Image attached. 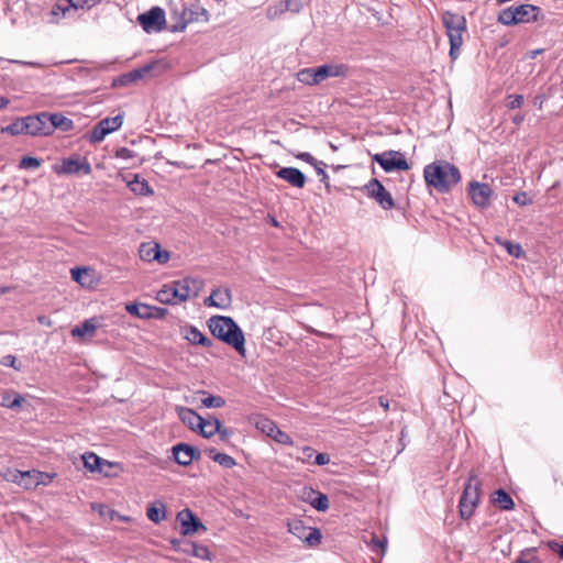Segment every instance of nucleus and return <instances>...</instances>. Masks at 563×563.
Wrapping results in <instances>:
<instances>
[{
    "mask_svg": "<svg viewBox=\"0 0 563 563\" xmlns=\"http://www.w3.org/2000/svg\"><path fill=\"white\" fill-rule=\"evenodd\" d=\"M96 318L85 320L82 323L71 329L70 334L73 336L84 338L85 335L92 336L98 328Z\"/></svg>",
    "mask_w": 563,
    "mask_h": 563,
    "instance_id": "28",
    "label": "nucleus"
},
{
    "mask_svg": "<svg viewBox=\"0 0 563 563\" xmlns=\"http://www.w3.org/2000/svg\"><path fill=\"white\" fill-rule=\"evenodd\" d=\"M128 186L131 189V191H133L136 195L147 196L153 192L148 183L145 179H141L139 175H135L134 179L129 181Z\"/></svg>",
    "mask_w": 563,
    "mask_h": 563,
    "instance_id": "33",
    "label": "nucleus"
},
{
    "mask_svg": "<svg viewBox=\"0 0 563 563\" xmlns=\"http://www.w3.org/2000/svg\"><path fill=\"white\" fill-rule=\"evenodd\" d=\"M49 122H51V121H44V120H42V122H40V126H41V128H44V130H42V129H41V130L37 132V134H43V135H49V134H52V130H51V129H48Z\"/></svg>",
    "mask_w": 563,
    "mask_h": 563,
    "instance_id": "63",
    "label": "nucleus"
},
{
    "mask_svg": "<svg viewBox=\"0 0 563 563\" xmlns=\"http://www.w3.org/2000/svg\"><path fill=\"white\" fill-rule=\"evenodd\" d=\"M221 424H222L221 421L216 417H212V416H208L207 418L202 417V423H201V427L199 428L198 432L203 438L209 439V438L213 437L214 434H217V431H220Z\"/></svg>",
    "mask_w": 563,
    "mask_h": 563,
    "instance_id": "25",
    "label": "nucleus"
},
{
    "mask_svg": "<svg viewBox=\"0 0 563 563\" xmlns=\"http://www.w3.org/2000/svg\"><path fill=\"white\" fill-rule=\"evenodd\" d=\"M201 404L206 408H221L225 405V400L221 396L208 395L201 399Z\"/></svg>",
    "mask_w": 563,
    "mask_h": 563,
    "instance_id": "43",
    "label": "nucleus"
},
{
    "mask_svg": "<svg viewBox=\"0 0 563 563\" xmlns=\"http://www.w3.org/2000/svg\"><path fill=\"white\" fill-rule=\"evenodd\" d=\"M42 120L51 121L48 129L52 130V133L56 129L60 130L62 132H68L74 128V122L60 113L42 112L37 113V132L41 130L40 122H42ZM42 130H44V128H42Z\"/></svg>",
    "mask_w": 563,
    "mask_h": 563,
    "instance_id": "17",
    "label": "nucleus"
},
{
    "mask_svg": "<svg viewBox=\"0 0 563 563\" xmlns=\"http://www.w3.org/2000/svg\"><path fill=\"white\" fill-rule=\"evenodd\" d=\"M73 10L70 7V3L62 4V3H55L49 12L47 13V22L55 24L58 23L63 18L66 16V14Z\"/></svg>",
    "mask_w": 563,
    "mask_h": 563,
    "instance_id": "30",
    "label": "nucleus"
},
{
    "mask_svg": "<svg viewBox=\"0 0 563 563\" xmlns=\"http://www.w3.org/2000/svg\"><path fill=\"white\" fill-rule=\"evenodd\" d=\"M442 23L450 42V56L456 58L463 44V33L467 29L466 19L462 14L444 11Z\"/></svg>",
    "mask_w": 563,
    "mask_h": 563,
    "instance_id": "6",
    "label": "nucleus"
},
{
    "mask_svg": "<svg viewBox=\"0 0 563 563\" xmlns=\"http://www.w3.org/2000/svg\"><path fill=\"white\" fill-rule=\"evenodd\" d=\"M492 503L500 510H512L515 508L511 496L503 488H499L492 495Z\"/></svg>",
    "mask_w": 563,
    "mask_h": 563,
    "instance_id": "24",
    "label": "nucleus"
},
{
    "mask_svg": "<svg viewBox=\"0 0 563 563\" xmlns=\"http://www.w3.org/2000/svg\"><path fill=\"white\" fill-rule=\"evenodd\" d=\"M508 99H510V101L507 104V107L509 109H512V110L518 109L523 104V96L522 95L509 96Z\"/></svg>",
    "mask_w": 563,
    "mask_h": 563,
    "instance_id": "51",
    "label": "nucleus"
},
{
    "mask_svg": "<svg viewBox=\"0 0 563 563\" xmlns=\"http://www.w3.org/2000/svg\"><path fill=\"white\" fill-rule=\"evenodd\" d=\"M158 244L143 243L140 246L139 253L140 257L144 261L152 262L154 261L153 253L156 252Z\"/></svg>",
    "mask_w": 563,
    "mask_h": 563,
    "instance_id": "41",
    "label": "nucleus"
},
{
    "mask_svg": "<svg viewBox=\"0 0 563 563\" xmlns=\"http://www.w3.org/2000/svg\"><path fill=\"white\" fill-rule=\"evenodd\" d=\"M208 328L214 338L234 347L240 354H244V333L231 317L212 316L208 320Z\"/></svg>",
    "mask_w": 563,
    "mask_h": 563,
    "instance_id": "2",
    "label": "nucleus"
},
{
    "mask_svg": "<svg viewBox=\"0 0 563 563\" xmlns=\"http://www.w3.org/2000/svg\"><path fill=\"white\" fill-rule=\"evenodd\" d=\"M324 166L325 165L323 164V165H314L313 167L316 169L317 175L320 177V181L328 184L329 176L323 168Z\"/></svg>",
    "mask_w": 563,
    "mask_h": 563,
    "instance_id": "55",
    "label": "nucleus"
},
{
    "mask_svg": "<svg viewBox=\"0 0 563 563\" xmlns=\"http://www.w3.org/2000/svg\"><path fill=\"white\" fill-rule=\"evenodd\" d=\"M530 551L529 549L522 551L520 555L512 563H531L529 560L525 559L526 552Z\"/></svg>",
    "mask_w": 563,
    "mask_h": 563,
    "instance_id": "64",
    "label": "nucleus"
},
{
    "mask_svg": "<svg viewBox=\"0 0 563 563\" xmlns=\"http://www.w3.org/2000/svg\"><path fill=\"white\" fill-rule=\"evenodd\" d=\"M514 201L520 206H526L528 203L527 195L526 192L517 194L514 197Z\"/></svg>",
    "mask_w": 563,
    "mask_h": 563,
    "instance_id": "61",
    "label": "nucleus"
},
{
    "mask_svg": "<svg viewBox=\"0 0 563 563\" xmlns=\"http://www.w3.org/2000/svg\"><path fill=\"white\" fill-rule=\"evenodd\" d=\"M307 71V69H303L301 70L299 74H298V78L300 81L302 82H306L308 85H317L318 82H313L312 79H313V76L312 74H305Z\"/></svg>",
    "mask_w": 563,
    "mask_h": 563,
    "instance_id": "56",
    "label": "nucleus"
},
{
    "mask_svg": "<svg viewBox=\"0 0 563 563\" xmlns=\"http://www.w3.org/2000/svg\"><path fill=\"white\" fill-rule=\"evenodd\" d=\"M286 9L283 1H278L266 9V18L271 21L280 18L284 13H286Z\"/></svg>",
    "mask_w": 563,
    "mask_h": 563,
    "instance_id": "40",
    "label": "nucleus"
},
{
    "mask_svg": "<svg viewBox=\"0 0 563 563\" xmlns=\"http://www.w3.org/2000/svg\"><path fill=\"white\" fill-rule=\"evenodd\" d=\"M496 241L507 250L509 255L516 258H520L523 255L522 247L519 243H512L511 241L503 240L500 238H496Z\"/></svg>",
    "mask_w": 563,
    "mask_h": 563,
    "instance_id": "38",
    "label": "nucleus"
},
{
    "mask_svg": "<svg viewBox=\"0 0 563 563\" xmlns=\"http://www.w3.org/2000/svg\"><path fill=\"white\" fill-rule=\"evenodd\" d=\"M177 520L180 522L183 536H191L199 530H207L203 523L188 508L177 514Z\"/></svg>",
    "mask_w": 563,
    "mask_h": 563,
    "instance_id": "18",
    "label": "nucleus"
},
{
    "mask_svg": "<svg viewBox=\"0 0 563 563\" xmlns=\"http://www.w3.org/2000/svg\"><path fill=\"white\" fill-rule=\"evenodd\" d=\"M213 295H216V298L218 300L217 308L225 309L231 305L232 295H231V290L229 288L213 289Z\"/></svg>",
    "mask_w": 563,
    "mask_h": 563,
    "instance_id": "36",
    "label": "nucleus"
},
{
    "mask_svg": "<svg viewBox=\"0 0 563 563\" xmlns=\"http://www.w3.org/2000/svg\"><path fill=\"white\" fill-rule=\"evenodd\" d=\"M20 168H33L35 167V156H25L20 161Z\"/></svg>",
    "mask_w": 563,
    "mask_h": 563,
    "instance_id": "54",
    "label": "nucleus"
},
{
    "mask_svg": "<svg viewBox=\"0 0 563 563\" xmlns=\"http://www.w3.org/2000/svg\"><path fill=\"white\" fill-rule=\"evenodd\" d=\"M481 481L474 471L470 472L468 478L464 484L463 492L459 503L460 516L462 519H470L477 508L481 498Z\"/></svg>",
    "mask_w": 563,
    "mask_h": 563,
    "instance_id": "7",
    "label": "nucleus"
},
{
    "mask_svg": "<svg viewBox=\"0 0 563 563\" xmlns=\"http://www.w3.org/2000/svg\"><path fill=\"white\" fill-rule=\"evenodd\" d=\"M71 278L79 283V284H82V276L84 275H87L88 274V271L86 268H81V267H75L71 269Z\"/></svg>",
    "mask_w": 563,
    "mask_h": 563,
    "instance_id": "53",
    "label": "nucleus"
},
{
    "mask_svg": "<svg viewBox=\"0 0 563 563\" xmlns=\"http://www.w3.org/2000/svg\"><path fill=\"white\" fill-rule=\"evenodd\" d=\"M133 84L129 73L122 74L112 80V88L125 87Z\"/></svg>",
    "mask_w": 563,
    "mask_h": 563,
    "instance_id": "45",
    "label": "nucleus"
},
{
    "mask_svg": "<svg viewBox=\"0 0 563 563\" xmlns=\"http://www.w3.org/2000/svg\"><path fill=\"white\" fill-rule=\"evenodd\" d=\"M364 190L366 191L367 196L374 199L384 210H390L395 207L394 198L378 179L372 178L364 186Z\"/></svg>",
    "mask_w": 563,
    "mask_h": 563,
    "instance_id": "11",
    "label": "nucleus"
},
{
    "mask_svg": "<svg viewBox=\"0 0 563 563\" xmlns=\"http://www.w3.org/2000/svg\"><path fill=\"white\" fill-rule=\"evenodd\" d=\"M174 460L181 466H188L194 460H198L201 455L200 451L187 443H177L173 446Z\"/></svg>",
    "mask_w": 563,
    "mask_h": 563,
    "instance_id": "19",
    "label": "nucleus"
},
{
    "mask_svg": "<svg viewBox=\"0 0 563 563\" xmlns=\"http://www.w3.org/2000/svg\"><path fill=\"white\" fill-rule=\"evenodd\" d=\"M426 184L439 192H449L461 180V173L456 166L446 161H437L423 169Z\"/></svg>",
    "mask_w": 563,
    "mask_h": 563,
    "instance_id": "1",
    "label": "nucleus"
},
{
    "mask_svg": "<svg viewBox=\"0 0 563 563\" xmlns=\"http://www.w3.org/2000/svg\"><path fill=\"white\" fill-rule=\"evenodd\" d=\"M349 73V66L344 64H325L317 68H307L305 74H312L313 82H321L328 77H345Z\"/></svg>",
    "mask_w": 563,
    "mask_h": 563,
    "instance_id": "13",
    "label": "nucleus"
},
{
    "mask_svg": "<svg viewBox=\"0 0 563 563\" xmlns=\"http://www.w3.org/2000/svg\"><path fill=\"white\" fill-rule=\"evenodd\" d=\"M330 462V457L327 453H318L314 457V464L317 465H325Z\"/></svg>",
    "mask_w": 563,
    "mask_h": 563,
    "instance_id": "57",
    "label": "nucleus"
},
{
    "mask_svg": "<svg viewBox=\"0 0 563 563\" xmlns=\"http://www.w3.org/2000/svg\"><path fill=\"white\" fill-rule=\"evenodd\" d=\"M140 25L146 33L161 32L165 29V11L159 7H153L137 16Z\"/></svg>",
    "mask_w": 563,
    "mask_h": 563,
    "instance_id": "10",
    "label": "nucleus"
},
{
    "mask_svg": "<svg viewBox=\"0 0 563 563\" xmlns=\"http://www.w3.org/2000/svg\"><path fill=\"white\" fill-rule=\"evenodd\" d=\"M217 433L220 435L222 441H225L232 434V431L221 424L220 431H217Z\"/></svg>",
    "mask_w": 563,
    "mask_h": 563,
    "instance_id": "62",
    "label": "nucleus"
},
{
    "mask_svg": "<svg viewBox=\"0 0 563 563\" xmlns=\"http://www.w3.org/2000/svg\"><path fill=\"white\" fill-rule=\"evenodd\" d=\"M550 548L553 552L558 553L559 556L563 560V543L559 542H550Z\"/></svg>",
    "mask_w": 563,
    "mask_h": 563,
    "instance_id": "60",
    "label": "nucleus"
},
{
    "mask_svg": "<svg viewBox=\"0 0 563 563\" xmlns=\"http://www.w3.org/2000/svg\"><path fill=\"white\" fill-rule=\"evenodd\" d=\"M25 399L21 396H15L12 400H10L9 397L3 398V405L8 408L15 409L21 406L22 402H24Z\"/></svg>",
    "mask_w": 563,
    "mask_h": 563,
    "instance_id": "49",
    "label": "nucleus"
},
{
    "mask_svg": "<svg viewBox=\"0 0 563 563\" xmlns=\"http://www.w3.org/2000/svg\"><path fill=\"white\" fill-rule=\"evenodd\" d=\"M297 158L314 166V165H323V162H318L310 153L302 152L297 155Z\"/></svg>",
    "mask_w": 563,
    "mask_h": 563,
    "instance_id": "52",
    "label": "nucleus"
},
{
    "mask_svg": "<svg viewBox=\"0 0 563 563\" xmlns=\"http://www.w3.org/2000/svg\"><path fill=\"white\" fill-rule=\"evenodd\" d=\"M33 119H34V117H32V115H29L23 119H18L14 122H12L11 124L1 128V133H8L11 135L29 133L31 135H35V132L30 130V123H29V121H31Z\"/></svg>",
    "mask_w": 563,
    "mask_h": 563,
    "instance_id": "22",
    "label": "nucleus"
},
{
    "mask_svg": "<svg viewBox=\"0 0 563 563\" xmlns=\"http://www.w3.org/2000/svg\"><path fill=\"white\" fill-rule=\"evenodd\" d=\"M185 339L195 345H202L207 347L212 345V341L194 325L186 328Z\"/></svg>",
    "mask_w": 563,
    "mask_h": 563,
    "instance_id": "23",
    "label": "nucleus"
},
{
    "mask_svg": "<svg viewBox=\"0 0 563 563\" xmlns=\"http://www.w3.org/2000/svg\"><path fill=\"white\" fill-rule=\"evenodd\" d=\"M386 544H387L386 539L380 540V539H378L376 537L373 538V547H374V549L382 550L383 554H384V552L386 550Z\"/></svg>",
    "mask_w": 563,
    "mask_h": 563,
    "instance_id": "58",
    "label": "nucleus"
},
{
    "mask_svg": "<svg viewBox=\"0 0 563 563\" xmlns=\"http://www.w3.org/2000/svg\"><path fill=\"white\" fill-rule=\"evenodd\" d=\"M65 2L67 3H70V7L73 8V10H78V9H91L93 8L96 4L100 3L102 0H64Z\"/></svg>",
    "mask_w": 563,
    "mask_h": 563,
    "instance_id": "44",
    "label": "nucleus"
},
{
    "mask_svg": "<svg viewBox=\"0 0 563 563\" xmlns=\"http://www.w3.org/2000/svg\"><path fill=\"white\" fill-rule=\"evenodd\" d=\"M284 5L287 12L299 13L303 7L301 0H284Z\"/></svg>",
    "mask_w": 563,
    "mask_h": 563,
    "instance_id": "46",
    "label": "nucleus"
},
{
    "mask_svg": "<svg viewBox=\"0 0 563 563\" xmlns=\"http://www.w3.org/2000/svg\"><path fill=\"white\" fill-rule=\"evenodd\" d=\"M176 412L179 420L186 424L190 430L198 431L202 423V417L198 415L194 409L177 406Z\"/></svg>",
    "mask_w": 563,
    "mask_h": 563,
    "instance_id": "21",
    "label": "nucleus"
},
{
    "mask_svg": "<svg viewBox=\"0 0 563 563\" xmlns=\"http://www.w3.org/2000/svg\"><path fill=\"white\" fill-rule=\"evenodd\" d=\"M542 16L541 9L533 4L510 5L499 11L497 21L506 26L532 23Z\"/></svg>",
    "mask_w": 563,
    "mask_h": 563,
    "instance_id": "5",
    "label": "nucleus"
},
{
    "mask_svg": "<svg viewBox=\"0 0 563 563\" xmlns=\"http://www.w3.org/2000/svg\"><path fill=\"white\" fill-rule=\"evenodd\" d=\"M55 476L56 473H45L37 471V486L51 484Z\"/></svg>",
    "mask_w": 563,
    "mask_h": 563,
    "instance_id": "47",
    "label": "nucleus"
},
{
    "mask_svg": "<svg viewBox=\"0 0 563 563\" xmlns=\"http://www.w3.org/2000/svg\"><path fill=\"white\" fill-rule=\"evenodd\" d=\"M146 516L154 523H159L166 516L165 505L161 501L152 504L146 510Z\"/></svg>",
    "mask_w": 563,
    "mask_h": 563,
    "instance_id": "32",
    "label": "nucleus"
},
{
    "mask_svg": "<svg viewBox=\"0 0 563 563\" xmlns=\"http://www.w3.org/2000/svg\"><path fill=\"white\" fill-rule=\"evenodd\" d=\"M256 428L261 430L263 433L267 434L269 438H272L277 443L284 444V445H291L292 439L291 437L282 431L278 426L268 418H260L256 421Z\"/></svg>",
    "mask_w": 563,
    "mask_h": 563,
    "instance_id": "14",
    "label": "nucleus"
},
{
    "mask_svg": "<svg viewBox=\"0 0 563 563\" xmlns=\"http://www.w3.org/2000/svg\"><path fill=\"white\" fill-rule=\"evenodd\" d=\"M34 471L21 472L19 470H10L8 468L4 473V478L9 482H13L19 484L20 486H24L29 488L31 485V474Z\"/></svg>",
    "mask_w": 563,
    "mask_h": 563,
    "instance_id": "26",
    "label": "nucleus"
},
{
    "mask_svg": "<svg viewBox=\"0 0 563 563\" xmlns=\"http://www.w3.org/2000/svg\"><path fill=\"white\" fill-rule=\"evenodd\" d=\"M308 501L318 511H327L330 506L328 496L313 489L309 493Z\"/></svg>",
    "mask_w": 563,
    "mask_h": 563,
    "instance_id": "29",
    "label": "nucleus"
},
{
    "mask_svg": "<svg viewBox=\"0 0 563 563\" xmlns=\"http://www.w3.org/2000/svg\"><path fill=\"white\" fill-rule=\"evenodd\" d=\"M170 18L176 22L170 25L169 31L176 33L185 31L189 23L208 22L209 12L199 4V0H192L190 3H183L181 9L172 8Z\"/></svg>",
    "mask_w": 563,
    "mask_h": 563,
    "instance_id": "4",
    "label": "nucleus"
},
{
    "mask_svg": "<svg viewBox=\"0 0 563 563\" xmlns=\"http://www.w3.org/2000/svg\"><path fill=\"white\" fill-rule=\"evenodd\" d=\"M276 176L296 188H303L307 180L306 175L296 167H283Z\"/></svg>",
    "mask_w": 563,
    "mask_h": 563,
    "instance_id": "20",
    "label": "nucleus"
},
{
    "mask_svg": "<svg viewBox=\"0 0 563 563\" xmlns=\"http://www.w3.org/2000/svg\"><path fill=\"white\" fill-rule=\"evenodd\" d=\"M99 124L108 129V133H112L119 130L123 124V114H118L115 117H108L99 121Z\"/></svg>",
    "mask_w": 563,
    "mask_h": 563,
    "instance_id": "37",
    "label": "nucleus"
},
{
    "mask_svg": "<svg viewBox=\"0 0 563 563\" xmlns=\"http://www.w3.org/2000/svg\"><path fill=\"white\" fill-rule=\"evenodd\" d=\"M108 129H104L99 122L93 126L90 133L87 135V140L90 143H100L108 135Z\"/></svg>",
    "mask_w": 563,
    "mask_h": 563,
    "instance_id": "39",
    "label": "nucleus"
},
{
    "mask_svg": "<svg viewBox=\"0 0 563 563\" xmlns=\"http://www.w3.org/2000/svg\"><path fill=\"white\" fill-rule=\"evenodd\" d=\"M287 527L289 533L303 541L308 547H317L321 543V531L318 528L305 526L300 519L289 520Z\"/></svg>",
    "mask_w": 563,
    "mask_h": 563,
    "instance_id": "8",
    "label": "nucleus"
},
{
    "mask_svg": "<svg viewBox=\"0 0 563 563\" xmlns=\"http://www.w3.org/2000/svg\"><path fill=\"white\" fill-rule=\"evenodd\" d=\"M314 450L310 446H303L301 448V454L297 457L299 461L303 463L310 462L312 456L314 455Z\"/></svg>",
    "mask_w": 563,
    "mask_h": 563,
    "instance_id": "48",
    "label": "nucleus"
},
{
    "mask_svg": "<svg viewBox=\"0 0 563 563\" xmlns=\"http://www.w3.org/2000/svg\"><path fill=\"white\" fill-rule=\"evenodd\" d=\"M129 313L134 314L141 319H164L167 314V309L146 303H130L126 306Z\"/></svg>",
    "mask_w": 563,
    "mask_h": 563,
    "instance_id": "16",
    "label": "nucleus"
},
{
    "mask_svg": "<svg viewBox=\"0 0 563 563\" xmlns=\"http://www.w3.org/2000/svg\"><path fill=\"white\" fill-rule=\"evenodd\" d=\"M56 172L66 175H90L92 168L87 158L76 155L64 158L60 165L56 167Z\"/></svg>",
    "mask_w": 563,
    "mask_h": 563,
    "instance_id": "12",
    "label": "nucleus"
},
{
    "mask_svg": "<svg viewBox=\"0 0 563 563\" xmlns=\"http://www.w3.org/2000/svg\"><path fill=\"white\" fill-rule=\"evenodd\" d=\"M158 65V62H152L140 68L129 71L132 82H136L140 79L147 77Z\"/></svg>",
    "mask_w": 563,
    "mask_h": 563,
    "instance_id": "35",
    "label": "nucleus"
},
{
    "mask_svg": "<svg viewBox=\"0 0 563 563\" xmlns=\"http://www.w3.org/2000/svg\"><path fill=\"white\" fill-rule=\"evenodd\" d=\"M207 453L212 461L220 464L224 468H232L236 465V462L232 456L225 453H220L216 449H209Z\"/></svg>",
    "mask_w": 563,
    "mask_h": 563,
    "instance_id": "31",
    "label": "nucleus"
},
{
    "mask_svg": "<svg viewBox=\"0 0 563 563\" xmlns=\"http://www.w3.org/2000/svg\"><path fill=\"white\" fill-rule=\"evenodd\" d=\"M154 261L159 264H164L169 260V253L167 251L161 250L159 245H157L156 252L153 253Z\"/></svg>",
    "mask_w": 563,
    "mask_h": 563,
    "instance_id": "50",
    "label": "nucleus"
},
{
    "mask_svg": "<svg viewBox=\"0 0 563 563\" xmlns=\"http://www.w3.org/2000/svg\"><path fill=\"white\" fill-rule=\"evenodd\" d=\"M202 282L196 278H184L165 285L156 295L161 303L175 305L186 301L191 294L198 295Z\"/></svg>",
    "mask_w": 563,
    "mask_h": 563,
    "instance_id": "3",
    "label": "nucleus"
},
{
    "mask_svg": "<svg viewBox=\"0 0 563 563\" xmlns=\"http://www.w3.org/2000/svg\"><path fill=\"white\" fill-rule=\"evenodd\" d=\"M188 548L191 550V555L202 559V560H211V553L209 549L202 544H188Z\"/></svg>",
    "mask_w": 563,
    "mask_h": 563,
    "instance_id": "42",
    "label": "nucleus"
},
{
    "mask_svg": "<svg viewBox=\"0 0 563 563\" xmlns=\"http://www.w3.org/2000/svg\"><path fill=\"white\" fill-rule=\"evenodd\" d=\"M34 471L21 472L19 470H10L8 468L4 473V478L9 482H13L19 484L20 486H24L29 488L31 485V474Z\"/></svg>",
    "mask_w": 563,
    "mask_h": 563,
    "instance_id": "27",
    "label": "nucleus"
},
{
    "mask_svg": "<svg viewBox=\"0 0 563 563\" xmlns=\"http://www.w3.org/2000/svg\"><path fill=\"white\" fill-rule=\"evenodd\" d=\"M84 466L90 472H95L97 470L101 471V465L107 463L101 457L92 452H87L82 455Z\"/></svg>",
    "mask_w": 563,
    "mask_h": 563,
    "instance_id": "34",
    "label": "nucleus"
},
{
    "mask_svg": "<svg viewBox=\"0 0 563 563\" xmlns=\"http://www.w3.org/2000/svg\"><path fill=\"white\" fill-rule=\"evenodd\" d=\"M372 159L379 164L386 173H391L394 170H408L410 168L404 154L393 150L374 154Z\"/></svg>",
    "mask_w": 563,
    "mask_h": 563,
    "instance_id": "9",
    "label": "nucleus"
},
{
    "mask_svg": "<svg viewBox=\"0 0 563 563\" xmlns=\"http://www.w3.org/2000/svg\"><path fill=\"white\" fill-rule=\"evenodd\" d=\"M132 156H133V152L126 147H120L117 151V157L128 159V158H131Z\"/></svg>",
    "mask_w": 563,
    "mask_h": 563,
    "instance_id": "59",
    "label": "nucleus"
},
{
    "mask_svg": "<svg viewBox=\"0 0 563 563\" xmlns=\"http://www.w3.org/2000/svg\"><path fill=\"white\" fill-rule=\"evenodd\" d=\"M468 194L473 203L478 208H486L490 203L493 190L488 184L471 181L468 185Z\"/></svg>",
    "mask_w": 563,
    "mask_h": 563,
    "instance_id": "15",
    "label": "nucleus"
}]
</instances>
